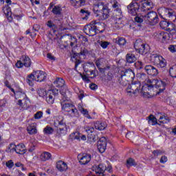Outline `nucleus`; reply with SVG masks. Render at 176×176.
<instances>
[{
    "label": "nucleus",
    "instance_id": "1",
    "mask_svg": "<svg viewBox=\"0 0 176 176\" xmlns=\"http://www.w3.org/2000/svg\"><path fill=\"white\" fill-rule=\"evenodd\" d=\"M155 8V4L151 0H144L140 3H131L128 6V12L132 16L137 14L140 15L146 21H148L153 25L157 24L159 22V16L157 13L152 10Z\"/></svg>",
    "mask_w": 176,
    "mask_h": 176
},
{
    "label": "nucleus",
    "instance_id": "2",
    "mask_svg": "<svg viewBox=\"0 0 176 176\" xmlns=\"http://www.w3.org/2000/svg\"><path fill=\"white\" fill-rule=\"evenodd\" d=\"M166 90V82L163 80L153 79H148L147 82L145 83L141 89V94L145 98H151L152 91H157V94H160Z\"/></svg>",
    "mask_w": 176,
    "mask_h": 176
},
{
    "label": "nucleus",
    "instance_id": "3",
    "mask_svg": "<svg viewBox=\"0 0 176 176\" xmlns=\"http://www.w3.org/2000/svg\"><path fill=\"white\" fill-rule=\"evenodd\" d=\"M61 96H63L60 100V105L62 111L64 112H67L71 114L72 116H76L78 115V109L75 107V104L68 99V94H67V91L64 92V90L60 91Z\"/></svg>",
    "mask_w": 176,
    "mask_h": 176
},
{
    "label": "nucleus",
    "instance_id": "4",
    "mask_svg": "<svg viewBox=\"0 0 176 176\" xmlns=\"http://www.w3.org/2000/svg\"><path fill=\"white\" fill-rule=\"evenodd\" d=\"M93 12L100 20H107L109 17V9L103 2H99L94 6Z\"/></svg>",
    "mask_w": 176,
    "mask_h": 176
},
{
    "label": "nucleus",
    "instance_id": "5",
    "mask_svg": "<svg viewBox=\"0 0 176 176\" xmlns=\"http://www.w3.org/2000/svg\"><path fill=\"white\" fill-rule=\"evenodd\" d=\"M118 83H120L121 86L129 85V82L133 80V78H135L134 72L130 69L121 71Z\"/></svg>",
    "mask_w": 176,
    "mask_h": 176
},
{
    "label": "nucleus",
    "instance_id": "6",
    "mask_svg": "<svg viewBox=\"0 0 176 176\" xmlns=\"http://www.w3.org/2000/svg\"><path fill=\"white\" fill-rule=\"evenodd\" d=\"M3 11L10 23H12V21H13V16L14 18L18 21L20 20L21 17H23V14H17L16 12L12 14V8H10L9 6H6L5 7H3Z\"/></svg>",
    "mask_w": 176,
    "mask_h": 176
},
{
    "label": "nucleus",
    "instance_id": "7",
    "mask_svg": "<svg viewBox=\"0 0 176 176\" xmlns=\"http://www.w3.org/2000/svg\"><path fill=\"white\" fill-rule=\"evenodd\" d=\"M105 170L108 171V173H112V166H109L107 168L105 165L100 164L98 166L94 165L92 167L93 173H95L97 176H103Z\"/></svg>",
    "mask_w": 176,
    "mask_h": 176
},
{
    "label": "nucleus",
    "instance_id": "8",
    "mask_svg": "<svg viewBox=\"0 0 176 176\" xmlns=\"http://www.w3.org/2000/svg\"><path fill=\"white\" fill-rule=\"evenodd\" d=\"M134 47L136 52L140 54L145 55L148 53L149 47L142 42L141 40H136L134 43Z\"/></svg>",
    "mask_w": 176,
    "mask_h": 176
},
{
    "label": "nucleus",
    "instance_id": "9",
    "mask_svg": "<svg viewBox=\"0 0 176 176\" xmlns=\"http://www.w3.org/2000/svg\"><path fill=\"white\" fill-rule=\"evenodd\" d=\"M155 39L161 43H170L171 42V34L162 32L155 36Z\"/></svg>",
    "mask_w": 176,
    "mask_h": 176
},
{
    "label": "nucleus",
    "instance_id": "10",
    "mask_svg": "<svg viewBox=\"0 0 176 176\" xmlns=\"http://www.w3.org/2000/svg\"><path fill=\"white\" fill-rule=\"evenodd\" d=\"M29 78L34 79L36 82H43L46 79V73L42 70L33 72L29 75Z\"/></svg>",
    "mask_w": 176,
    "mask_h": 176
},
{
    "label": "nucleus",
    "instance_id": "11",
    "mask_svg": "<svg viewBox=\"0 0 176 176\" xmlns=\"http://www.w3.org/2000/svg\"><path fill=\"white\" fill-rule=\"evenodd\" d=\"M112 8L115 12L114 14H116V20L117 21L122 20V18L123 17V12H122L120 4L116 0H113Z\"/></svg>",
    "mask_w": 176,
    "mask_h": 176
},
{
    "label": "nucleus",
    "instance_id": "12",
    "mask_svg": "<svg viewBox=\"0 0 176 176\" xmlns=\"http://www.w3.org/2000/svg\"><path fill=\"white\" fill-rule=\"evenodd\" d=\"M84 32L89 36H95L97 35V30L94 25V22L91 21L90 24H88L84 27Z\"/></svg>",
    "mask_w": 176,
    "mask_h": 176
},
{
    "label": "nucleus",
    "instance_id": "13",
    "mask_svg": "<svg viewBox=\"0 0 176 176\" xmlns=\"http://www.w3.org/2000/svg\"><path fill=\"white\" fill-rule=\"evenodd\" d=\"M58 96V89H54L49 90L46 95V101L47 104H54V97Z\"/></svg>",
    "mask_w": 176,
    "mask_h": 176
},
{
    "label": "nucleus",
    "instance_id": "14",
    "mask_svg": "<svg viewBox=\"0 0 176 176\" xmlns=\"http://www.w3.org/2000/svg\"><path fill=\"white\" fill-rule=\"evenodd\" d=\"M140 87H141V83L140 82H132L128 86L126 91L127 93H130V94H135L140 91Z\"/></svg>",
    "mask_w": 176,
    "mask_h": 176
},
{
    "label": "nucleus",
    "instance_id": "15",
    "mask_svg": "<svg viewBox=\"0 0 176 176\" xmlns=\"http://www.w3.org/2000/svg\"><path fill=\"white\" fill-rule=\"evenodd\" d=\"M78 160L80 164L86 165L91 160V155L87 153L79 154Z\"/></svg>",
    "mask_w": 176,
    "mask_h": 176
},
{
    "label": "nucleus",
    "instance_id": "16",
    "mask_svg": "<svg viewBox=\"0 0 176 176\" xmlns=\"http://www.w3.org/2000/svg\"><path fill=\"white\" fill-rule=\"evenodd\" d=\"M54 86H56V87H62L60 91L61 90H63L64 93L67 92V94H69V91L67 89L66 86H64V85H65V81L64 80V79L61 78H57L54 82Z\"/></svg>",
    "mask_w": 176,
    "mask_h": 176
},
{
    "label": "nucleus",
    "instance_id": "17",
    "mask_svg": "<svg viewBox=\"0 0 176 176\" xmlns=\"http://www.w3.org/2000/svg\"><path fill=\"white\" fill-rule=\"evenodd\" d=\"M97 146L100 153H104L107 149V138L102 137L97 143Z\"/></svg>",
    "mask_w": 176,
    "mask_h": 176
},
{
    "label": "nucleus",
    "instance_id": "18",
    "mask_svg": "<svg viewBox=\"0 0 176 176\" xmlns=\"http://www.w3.org/2000/svg\"><path fill=\"white\" fill-rule=\"evenodd\" d=\"M144 70L151 76H157L159 75V70L152 65L144 66Z\"/></svg>",
    "mask_w": 176,
    "mask_h": 176
},
{
    "label": "nucleus",
    "instance_id": "19",
    "mask_svg": "<svg viewBox=\"0 0 176 176\" xmlns=\"http://www.w3.org/2000/svg\"><path fill=\"white\" fill-rule=\"evenodd\" d=\"M94 24L95 25V28L96 30V32H100V34H102L104 31H105V23L102 22H97L96 21H93Z\"/></svg>",
    "mask_w": 176,
    "mask_h": 176
},
{
    "label": "nucleus",
    "instance_id": "20",
    "mask_svg": "<svg viewBox=\"0 0 176 176\" xmlns=\"http://www.w3.org/2000/svg\"><path fill=\"white\" fill-rule=\"evenodd\" d=\"M162 13L164 14L165 17H174L175 16V12H174V10L171 8H162Z\"/></svg>",
    "mask_w": 176,
    "mask_h": 176
},
{
    "label": "nucleus",
    "instance_id": "21",
    "mask_svg": "<svg viewBox=\"0 0 176 176\" xmlns=\"http://www.w3.org/2000/svg\"><path fill=\"white\" fill-rule=\"evenodd\" d=\"M36 123L34 122L29 124L27 127V131L30 135H34L38 133V129H36Z\"/></svg>",
    "mask_w": 176,
    "mask_h": 176
},
{
    "label": "nucleus",
    "instance_id": "22",
    "mask_svg": "<svg viewBox=\"0 0 176 176\" xmlns=\"http://www.w3.org/2000/svg\"><path fill=\"white\" fill-rule=\"evenodd\" d=\"M15 152L19 155H24V153L27 152L25 145H24L23 143L17 144L15 147Z\"/></svg>",
    "mask_w": 176,
    "mask_h": 176
},
{
    "label": "nucleus",
    "instance_id": "23",
    "mask_svg": "<svg viewBox=\"0 0 176 176\" xmlns=\"http://www.w3.org/2000/svg\"><path fill=\"white\" fill-rule=\"evenodd\" d=\"M56 168L58 171H67L68 165L64 161L60 160L56 162Z\"/></svg>",
    "mask_w": 176,
    "mask_h": 176
},
{
    "label": "nucleus",
    "instance_id": "24",
    "mask_svg": "<svg viewBox=\"0 0 176 176\" xmlns=\"http://www.w3.org/2000/svg\"><path fill=\"white\" fill-rule=\"evenodd\" d=\"M91 12L87 8H83L80 10V16L82 20H89V17Z\"/></svg>",
    "mask_w": 176,
    "mask_h": 176
},
{
    "label": "nucleus",
    "instance_id": "25",
    "mask_svg": "<svg viewBox=\"0 0 176 176\" xmlns=\"http://www.w3.org/2000/svg\"><path fill=\"white\" fill-rule=\"evenodd\" d=\"M70 138H72V140H78V141H80V140L86 141V135H81L79 132H74L72 133L70 135Z\"/></svg>",
    "mask_w": 176,
    "mask_h": 176
},
{
    "label": "nucleus",
    "instance_id": "26",
    "mask_svg": "<svg viewBox=\"0 0 176 176\" xmlns=\"http://www.w3.org/2000/svg\"><path fill=\"white\" fill-rule=\"evenodd\" d=\"M52 12L55 16H58V17H63V8L60 6H54L52 8Z\"/></svg>",
    "mask_w": 176,
    "mask_h": 176
},
{
    "label": "nucleus",
    "instance_id": "27",
    "mask_svg": "<svg viewBox=\"0 0 176 176\" xmlns=\"http://www.w3.org/2000/svg\"><path fill=\"white\" fill-rule=\"evenodd\" d=\"M148 123L150 124V126H156V124L160 126V124L157 122V119H156V117H155L153 115H150L148 117Z\"/></svg>",
    "mask_w": 176,
    "mask_h": 176
},
{
    "label": "nucleus",
    "instance_id": "28",
    "mask_svg": "<svg viewBox=\"0 0 176 176\" xmlns=\"http://www.w3.org/2000/svg\"><path fill=\"white\" fill-rule=\"evenodd\" d=\"M162 58V56L157 54H153L151 56V62L153 63V64H155V65H157L159 64V61Z\"/></svg>",
    "mask_w": 176,
    "mask_h": 176
},
{
    "label": "nucleus",
    "instance_id": "29",
    "mask_svg": "<svg viewBox=\"0 0 176 176\" xmlns=\"http://www.w3.org/2000/svg\"><path fill=\"white\" fill-rule=\"evenodd\" d=\"M21 60L23 63L24 67H26L27 68H30V67H31V59L30 57L27 56H23L21 58Z\"/></svg>",
    "mask_w": 176,
    "mask_h": 176
},
{
    "label": "nucleus",
    "instance_id": "30",
    "mask_svg": "<svg viewBox=\"0 0 176 176\" xmlns=\"http://www.w3.org/2000/svg\"><path fill=\"white\" fill-rule=\"evenodd\" d=\"M94 127L96 130H105V129L107 128V124H105V122H101L100 121H98L94 124Z\"/></svg>",
    "mask_w": 176,
    "mask_h": 176
},
{
    "label": "nucleus",
    "instance_id": "31",
    "mask_svg": "<svg viewBox=\"0 0 176 176\" xmlns=\"http://www.w3.org/2000/svg\"><path fill=\"white\" fill-rule=\"evenodd\" d=\"M126 60L129 64H132V63H135L137 61V57H135V55L131 53H129L126 55Z\"/></svg>",
    "mask_w": 176,
    "mask_h": 176
},
{
    "label": "nucleus",
    "instance_id": "32",
    "mask_svg": "<svg viewBox=\"0 0 176 176\" xmlns=\"http://www.w3.org/2000/svg\"><path fill=\"white\" fill-rule=\"evenodd\" d=\"M113 42L114 43H116L117 45H119V46H124L126 45V38L123 37H118L116 38H114L113 40Z\"/></svg>",
    "mask_w": 176,
    "mask_h": 176
},
{
    "label": "nucleus",
    "instance_id": "33",
    "mask_svg": "<svg viewBox=\"0 0 176 176\" xmlns=\"http://www.w3.org/2000/svg\"><path fill=\"white\" fill-rule=\"evenodd\" d=\"M70 3L72 6H74L76 8L78 6V3L80 6H85V3H86V0H70Z\"/></svg>",
    "mask_w": 176,
    "mask_h": 176
},
{
    "label": "nucleus",
    "instance_id": "34",
    "mask_svg": "<svg viewBox=\"0 0 176 176\" xmlns=\"http://www.w3.org/2000/svg\"><path fill=\"white\" fill-rule=\"evenodd\" d=\"M159 122L162 124H167V123H170V118H168V115L161 116L159 118Z\"/></svg>",
    "mask_w": 176,
    "mask_h": 176
},
{
    "label": "nucleus",
    "instance_id": "35",
    "mask_svg": "<svg viewBox=\"0 0 176 176\" xmlns=\"http://www.w3.org/2000/svg\"><path fill=\"white\" fill-rule=\"evenodd\" d=\"M15 94V98L19 99L21 98V100H24V98H27V95L25 94V92L23 91H17Z\"/></svg>",
    "mask_w": 176,
    "mask_h": 176
},
{
    "label": "nucleus",
    "instance_id": "36",
    "mask_svg": "<svg viewBox=\"0 0 176 176\" xmlns=\"http://www.w3.org/2000/svg\"><path fill=\"white\" fill-rule=\"evenodd\" d=\"M41 159L43 162L50 160V159H52V154L49 152H44L41 155Z\"/></svg>",
    "mask_w": 176,
    "mask_h": 176
},
{
    "label": "nucleus",
    "instance_id": "37",
    "mask_svg": "<svg viewBox=\"0 0 176 176\" xmlns=\"http://www.w3.org/2000/svg\"><path fill=\"white\" fill-rule=\"evenodd\" d=\"M126 166L127 168H130L131 166H138V164L135 162V160L131 157L126 160Z\"/></svg>",
    "mask_w": 176,
    "mask_h": 176
},
{
    "label": "nucleus",
    "instance_id": "38",
    "mask_svg": "<svg viewBox=\"0 0 176 176\" xmlns=\"http://www.w3.org/2000/svg\"><path fill=\"white\" fill-rule=\"evenodd\" d=\"M157 67L160 68H164L167 65V61L163 56H161L160 61L157 63Z\"/></svg>",
    "mask_w": 176,
    "mask_h": 176
},
{
    "label": "nucleus",
    "instance_id": "39",
    "mask_svg": "<svg viewBox=\"0 0 176 176\" xmlns=\"http://www.w3.org/2000/svg\"><path fill=\"white\" fill-rule=\"evenodd\" d=\"M54 132V129L52 128V126H46L43 129L44 134H47V135H50V134H53Z\"/></svg>",
    "mask_w": 176,
    "mask_h": 176
},
{
    "label": "nucleus",
    "instance_id": "40",
    "mask_svg": "<svg viewBox=\"0 0 176 176\" xmlns=\"http://www.w3.org/2000/svg\"><path fill=\"white\" fill-rule=\"evenodd\" d=\"M166 31H168L169 32H170V34H175L176 30H175V26L174 25V24H173V23H169L168 26L166 28Z\"/></svg>",
    "mask_w": 176,
    "mask_h": 176
},
{
    "label": "nucleus",
    "instance_id": "41",
    "mask_svg": "<svg viewBox=\"0 0 176 176\" xmlns=\"http://www.w3.org/2000/svg\"><path fill=\"white\" fill-rule=\"evenodd\" d=\"M69 43H68V41H65L64 43L63 42V41L59 40L58 41V47H60V49H65L67 47H68Z\"/></svg>",
    "mask_w": 176,
    "mask_h": 176
},
{
    "label": "nucleus",
    "instance_id": "42",
    "mask_svg": "<svg viewBox=\"0 0 176 176\" xmlns=\"http://www.w3.org/2000/svg\"><path fill=\"white\" fill-rule=\"evenodd\" d=\"M67 43H70L71 47H74V46L76 45V42H78V39L75 37L69 38V41H67Z\"/></svg>",
    "mask_w": 176,
    "mask_h": 176
},
{
    "label": "nucleus",
    "instance_id": "43",
    "mask_svg": "<svg viewBox=\"0 0 176 176\" xmlns=\"http://www.w3.org/2000/svg\"><path fill=\"white\" fill-rule=\"evenodd\" d=\"M170 24V22L167 21H162L160 23V25L162 30H167V28L168 27V25Z\"/></svg>",
    "mask_w": 176,
    "mask_h": 176
},
{
    "label": "nucleus",
    "instance_id": "44",
    "mask_svg": "<svg viewBox=\"0 0 176 176\" xmlns=\"http://www.w3.org/2000/svg\"><path fill=\"white\" fill-rule=\"evenodd\" d=\"M169 74L172 78H176V65L170 68Z\"/></svg>",
    "mask_w": 176,
    "mask_h": 176
},
{
    "label": "nucleus",
    "instance_id": "45",
    "mask_svg": "<svg viewBox=\"0 0 176 176\" xmlns=\"http://www.w3.org/2000/svg\"><path fill=\"white\" fill-rule=\"evenodd\" d=\"M135 67L136 69H143L144 67H145V64L141 61H137L135 63Z\"/></svg>",
    "mask_w": 176,
    "mask_h": 176
},
{
    "label": "nucleus",
    "instance_id": "46",
    "mask_svg": "<svg viewBox=\"0 0 176 176\" xmlns=\"http://www.w3.org/2000/svg\"><path fill=\"white\" fill-rule=\"evenodd\" d=\"M37 94L39 97H45L47 94V92L44 89H37Z\"/></svg>",
    "mask_w": 176,
    "mask_h": 176
},
{
    "label": "nucleus",
    "instance_id": "47",
    "mask_svg": "<svg viewBox=\"0 0 176 176\" xmlns=\"http://www.w3.org/2000/svg\"><path fill=\"white\" fill-rule=\"evenodd\" d=\"M165 152L164 150H154L153 155H154V156H161V155H164Z\"/></svg>",
    "mask_w": 176,
    "mask_h": 176
},
{
    "label": "nucleus",
    "instance_id": "48",
    "mask_svg": "<svg viewBox=\"0 0 176 176\" xmlns=\"http://www.w3.org/2000/svg\"><path fill=\"white\" fill-rule=\"evenodd\" d=\"M85 118H87V119H92L91 116L89 114V111L87 109H84L82 111H80Z\"/></svg>",
    "mask_w": 176,
    "mask_h": 176
},
{
    "label": "nucleus",
    "instance_id": "49",
    "mask_svg": "<svg viewBox=\"0 0 176 176\" xmlns=\"http://www.w3.org/2000/svg\"><path fill=\"white\" fill-rule=\"evenodd\" d=\"M47 25L49 27V28H52V30H56V28H57V25L54 24V23H53L52 21H48Z\"/></svg>",
    "mask_w": 176,
    "mask_h": 176
},
{
    "label": "nucleus",
    "instance_id": "50",
    "mask_svg": "<svg viewBox=\"0 0 176 176\" xmlns=\"http://www.w3.org/2000/svg\"><path fill=\"white\" fill-rule=\"evenodd\" d=\"M111 43L108 41H100V45L102 49H107Z\"/></svg>",
    "mask_w": 176,
    "mask_h": 176
},
{
    "label": "nucleus",
    "instance_id": "51",
    "mask_svg": "<svg viewBox=\"0 0 176 176\" xmlns=\"http://www.w3.org/2000/svg\"><path fill=\"white\" fill-rule=\"evenodd\" d=\"M34 80H35V78H30V76H28L26 82L29 84V86H34Z\"/></svg>",
    "mask_w": 176,
    "mask_h": 176
},
{
    "label": "nucleus",
    "instance_id": "52",
    "mask_svg": "<svg viewBox=\"0 0 176 176\" xmlns=\"http://www.w3.org/2000/svg\"><path fill=\"white\" fill-rule=\"evenodd\" d=\"M85 129L87 134H91L92 133H94V127L85 126Z\"/></svg>",
    "mask_w": 176,
    "mask_h": 176
},
{
    "label": "nucleus",
    "instance_id": "53",
    "mask_svg": "<svg viewBox=\"0 0 176 176\" xmlns=\"http://www.w3.org/2000/svg\"><path fill=\"white\" fill-rule=\"evenodd\" d=\"M57 133L59 135H64L65 134V127L59 128L57 129Z\"/></svg>",
    "mask_w": 176,
    "mask_h": 176
},
{
    "label": "nucleus",
    "instance_id": "54",
    "mask_svg": "<svg viewBox=\"0 0 176 176\" xmlns=\"http://www.w3.org/2000/svg\"><path fill=\"white\" fill-rule=\"evenodd\" d=\"M133 16H136L135 17V21L136 23H142V21H144V19H142V17L140 16H141V15H140V14H136V15H133Z\"/></svg>",
    "mask_w": 176,
    "mask_h": 176
},
{
    "label": "nucleus",
    "instance_id": "55",
    "mask_svg": "<svg viewBox=\"0 0 176 176\" xmlns=\"http://www.w3.org/2000/svg\"><path fill=\"white\" fill-rule=\"evenodd\" d=\"M168 50L170 53H175L176 52V45H170L168 47Z\"/></svg>",
    "mask_w": 176,
    "mask_h": 176
},
{
    "label": "nucleus",
    "instance_id": "56",
    "mask_svg": "<svg viewBox=\"0 0 176 176\" xmlns=\"http://www.w3.org/2000/svg\"><path fill=\"white\" fill-rule=\"evenodd\" d=\"M168 160V159L167 158V156L163 155L160 160V163H161L162 164H164V163H167Z\"/></svg>",
    "mask_w": 176,
    "mask_h": 176
},
{
    "label": "nucleus",
    "instance_id": "57",
    "mask_svg": "<svg viewBox=\"0 0 176 176\" xmlns=\"http://www.w3.org/2000/svg\"><path fill=\"white\" fill-rule=\"evenodd\" d=\"M16 144H13V143H11L9 146H8V148H9V150H10V152H15L16 151Z\"/></svg>",
    "mask_w": 176,
    "mask_h": 176
},
{
    "label": "nucleus",
    "instance_id": "58",
    "mask_svg": "<svg viewBox=\"0 0 176 176\" xmlns=\"http://www.w3.org/2000/svg\"><path fill=\"white\" fill-rule=\"evenodd\" d=\"M6 166H7L8 168H12L14 166V163L12 160H8L6 162Z\"/></svg>",
    "mask_w": 176,
    "mask_h": 176
},
{
    "label": "nucleus",
    "instance_id": "59",
    "mask_svg": "<svg viewBox=\"0 0 176 176\" xmlns=\"http://www.w3.org/2000/svg\"><path fill=\"white\" fill-rule=\"evenodd\" d=\"M42 116H43V112L42 111H38L34 114V118L36 119H41Z\"/></svg>",
    "mask_w": 176,
    "mask_h": 176
},
{
    "label": "nucleus",
    "instance_id": "60",
    "mask_svg": "<svg viewBox=\"0 0 176 176\" xmlns=\"http://www.w3.org/2000/svg\"><path fill=\"white\" fill-rule=\"evenodd\" d=\"M16 68H23L24 67V64L23 63V60H20L16 62L15 64Z\"/></svg>",
    "mask_w": 176,
    "mask_h": 176
},
{
    "label": "nucleus",
    "instance_id": "61",
    "mask_svg": "<svg viewBox=\"0 0 176 176\" xmlns=\"http://www.w3.org/2000/svg\"><path fill=\"white\" fill-rule=\"evenodd\" d=\"M112 79H113V74H112L111 73H108L107 76V80L108 82H111Z\"/></svg>",
    "mask_w": 176,
    "mask_h": 176
},
{
    "label": "nucleus",
    "instance_id": "62",
    "mask_svg": "<svg viewBox=\"0 0 176 176\" xmlns=\"http://www.w3.org/2000/svg\"><path fill=\"white\" fill-rule=\"evenodd\" d=\"M91 90H97L98 89V86L96 85L95 83H92L89 85Z\"/></svg>",
    "mask_w": 176,
    "mask_h": 176
},
{
    "label": "nucleus",
    "instance_id": "63",
    "mask_svg": "<svg viewBox=\"0 0 176 176\" xmlns=\"http://www.w3.org/2000/svg\"><path fill=\"white\" fill-rule=\"evenodd\" d=\"M32 30L33 31H39V30H41V26L38 24L34 25L32 27Z\"/></svg>",
    "mask_w": 176,
    "mask_h": 176
},
{
    "label": "nucleus",
    "instance_id": "64",
    "mask_svg": "<svg viewBox=\"0 0 176 176\" xmlns=\"http://www.w3.org/2000/svg\"><path fill=\"white\" fill-rule=\"evenodd\" d=\"M47 58H49L52 61H55L56 60V58L53 55H52V54H50V53H48L47 54Z\"/></svg>",
    "mask_w": 176,
    "mask_h": 176
}]
</instances>
